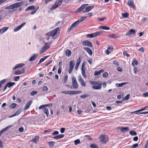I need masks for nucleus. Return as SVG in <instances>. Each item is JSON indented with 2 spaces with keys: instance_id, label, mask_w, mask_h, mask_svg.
Here are the masks:
<instances>
[{
  "instance_id": "f257e3e1",
  "label": "nucleus",
  "mask_w": 148,
  "mask_h": 148,
  "mask_svg": "<svg viewBox=\"0 0 148 148\" xmlns=\"http://www.w3.org/2000/svg\"><path fill=\"white\" fill-rule=\"evenodd\" d=\"M59 28L58 27L45 34V36H47L53 37V38H56L58 36V32Z\"/></svg>"
},
{
  "instance_id": "f03ea898",
  "label": "nucleus",
  "mask_w": 148,
  "mask_h": 148,
  "mask_svg": "<svg viewBox=\"0 0 148 148\" xmlns=\"http://www.w3.org/2000/svg\"><path fill=\"white\" fill-rule=\"evenodd\" d=\"M24 3V2L23 1L17 2L5 7V9L6 10L13 9L14 8H17L21 6Z\"/></svg>"
},
{
  "instance_id": "7ed1b4c3",
  "label": "nucleus",
  "mask_w": 148,
  "mask_h": 148,
  "mask_svg": "<svg viewBox=\"0 0 148 148\" xmlns=\"http://www.w3.org/2000/svg\"><path fill=\"white\" fill-rule=\"evenodd\" d=\"M102 33V31L97 32L93 33L87 34L86 37L91 38L98 36L101 34Z\"/></svg>"
},
{
  "instance_id": "20e7f679",
  "label": "nucleus",
  "mask_w": 148,
  "mask_h": 148,
  "mask_svg": "<svg viewBox=\"0 0 148 148\" xmlns=\"http://www.w3.org/2000/svg\"><path fill=\"white\" fill-rule=\"evenodd\" d=\"M62 2V0H57L55 4L52 5L51 10H53L57 8L59 5H60Z\"/></svg>"
},
{
  "instance_id": "39448f33",
  "label": "nucleus",
  "mask_w": 148,
  "mask_h": 148,
  "mask_svg": "<svg viewBox=\"0 0 148 148\" xmlns=\"http://www.w3.org/2000/svg\"><path fill=\"white\" fill-rule=\"evenodd\" d=\"M75 65V62L73 61H70L69 65V74L71 73L72 70L74 68Z\"/></svg>"
},
{
  "instance_id": "423d86ee",
  "label": "nucleus",
  "mask_w": 148,
  "mask_h": 148,
  "mask_svg": "<svg viewBox=\"0 0 148 148\" xmlns=\"http://www.w3.org/2000/svg\"><path fill=\"white\" fill-rule=\"evenodd\" d=\"M79 24L78 22L77 21H76L73 23L70 28H69L68 29V31L69 32H70L73 29L76 27Z\"/></svg>"
},
{
  "instance_id": "0eeeda50",
  "label": "nucleus",
  "mask_w": 148,
  "mask_h": 148,
  "mask_svg": "<svg viewBox=\"0 0 148 148\" xmlns=\"http://www.w3.org/2000/svg\"><path fill=\"white\" fill-rule=\"evenodd\" d=\"M100 141L103 143H106V142L108 141V139L106 136L101 135L100 137Z\"/></svg>"
},
{
  "instance_id": "6e6552de",
  "label": "nucleus",
  "mask_w": 148,
  "mask_h": 148,
  "mask_svg": "<svg viewBox=\"0 0 148 148\" xmlns=\"http://www.w3.org/2000/svg\"><path fill=\"white\" fill-rule=\"evenodd\" d=\"M82 45L84 46H87L90 47H92L93 46L91 42L88 40H84L82 42Z\"/></svg>"
},
{
  "instance_id": "1a4fd4ad",
  "label": "nucleus",
  "mask_w": 148,
  "mask_h": 148,
  "mask_svg": "<svg viewBox=\"0 0 148 148\" xmlns=\"http://www.w3.org/2000/svg\"><path fill=\"white\" fill-rule=\"evenodd\" d=\"M70 85H66V86L69 87L71 89H77L78 88V84H70Z\"/></svg>"
},
{
  "instance_id": "9d476101",
  "label": "nucleus",
  "mask_w": 148,
  "mask_h": 148,
  "mask_svg": "<svg viewBox=\"0 0 148 148\" xmlns=\"http://www.w3.org/2000/svg\"><path fill=\"white\" fill-rule=\"evenodd\" d=\"M127 4L129 6L131 7L132 8H135V6L133 0H128Z\"/></svg>"
},
{
  "instance_id": "9b49d317",
  "label": "nucleus",
  "mask_w": 148,
  "mask_h": 148,
  "mask_svg": "<svg viewBox=\"0 0 148 148\" xmlns=\"http://www.w3.org/2000/svg\"><path fill=\"white\" fill-rule=\"evenodd\" d=\"M81 61V59L80 57H79L77 60V63L75 67V69L77 70Z\"/></svg>"
},
{
  "instance_id": "f8f14e48",
  "label": "nucleus",
  "mask_w": 148,
  "mask_h": 148,
  "mask_svg": "<svg viewBox=\"0 0 148 148\" xmlns=\"http://www.w3.org/2000/svg\"><path fill=\"white\" fill-rule=\"evenodd\" d=\"M121 131V132H125L128 131L129 130V127H119L118 128Z\"/></svg>"
},
{
  "instance_id": "ddd939ff",
  "label": "nucleus",
  "mask_w": 148,
  "mask_h": 148,
  "mask_svg": "<svg viewBox=\"0 0 148 148\" xmlns=\"http://www.w3.org/2000/svg\"><path fill=\"white\" fill-rule=\"evenodd\" d=\"M25 23H23L19 26L17 27L16 28H15L14 30V32H16L19 30L21 29V28L25 24Z\"/></svg>"
},
{
  "instance_id": "4468645a",
  "label": "nucleus",
  "mask_w": 148,
  "mask_h": 148,
  "mask_svg": "<svg viewBox=\"0 0 148 148\" xmlns=\"http://www.w3.org/2000/svg\"><path fill=\"white\" fill-rule=\"evenodd\" d=\"M94 8V6H89L86 8V9L84 10L83 12L84 13L86 12H88Z\"/></svg>"
},
{
  "instance_id": "2eb2a0df",
  "label": "nucleus",
  "mask_w": 148,
  "mask_h": 148,
  "mask_svg": "<svg viewBox=\"0 0 148 148\" xmlns=\"http://www.w3.org/2000/svg\"><path fill=\"white\" fill-rule=\"evenodd\" d=\"M84 49L86 51L90 56H91L92 55V50L87 47H84Z\"/></svg>"
},
{
  "instance_id": "dca6fc26",
  "label": "nucleus",
  "mask_w": 148,
  "mask_h": 148,
  "mask_svg": "<svg viewBox=\"0 0 148 148\" xmlns=\"http://www.w3.org/2000/svg\"><path fill=\"white\" fill-rule=\"evenodd\" d=\"M24 65L25 64L23 63H21L17 64L13 68V70H14L17 68L21 67Z\"/></svg>"
},
{
  "instance_id": "f3484780",
  "label": "nucleus",
  "mask_w": 148,
  "mask_h": 148,
  "mask_svg": "<svg viewBox=\"0 0 148 148\" xmlns=\"http://www.w3.org/2000/svg\"><path fill=\"white\" fill-rule=\"evenodd\" d=\"M32 102V100H30L27 102V103L26 104L24 108L25 110H26L31 105Z\"/></svg>"
},
{
  "instance_id": "a211bd4d",
  "label": "nucleus",
  "mask_w": 148,
  "mask_h": 148,
  "mask_svg": "<svg viewBox=\"0 0 148 148\" xmlns=\"http://www.w3.org/2000/svg\"><path fill=\"white\" fill-rule=\"evenodd\" d=\"M103 70L102 69H101L98 71H95L94 72V75L95 76H99L101 73L103 72Z\"/></svg>"
},
{
  "instance_id": "6ab92c4d",
  "label": "nucleus",
  "mask_w": 148,
  "mask_h": 148,
  "mask_svg": "<svg viewBox=\"0 0 148 148\" xmlns=\"http://www.w3.org/2000/svg\"><path fill=\"white\" fill-rule=\"evenodd\" d=\"M98 85H95L92 86V87L95 89H100L101 88L102 84H97Z\"/></svg>"
},
{
  "instance_id": "aec40b11",
  "label": "nucleus",
  "mask_w": 148,
  "mask_h": 148,
  "mask_svg": "<svg viewBox=\"0 0 148 148\" xmlns=\"http://www.w3.org/2000/svg\"><path fill=\"white\" fill-rule=\"evenodd\" d=\"M135 30H134L132 29H131L129 32L127 33L126 35L127 36H129L132 34H135Z\"/></svg>"
},
{
  "instance_id": "412c9836",
  "label": "nucleus",
  "mask_w": 148,
  "mask_h": 148,
  "mask_svg": "<svg viewBox=\"0 0 148 148\" xmlns=\"http://www.w3.org/2000/svg\"><path fill=\"white\" fill-rule=\"evenodd\" d=\"M24 72L25 69H22L21 71H17L15 73V74L16 75H20L23 73Z\"/></svg>"
},
{
  "instance_id": "4be33fe9",
  "label": "nucleus",
  "mask_w": 148,
  "mask_h": 148,
  "mask_svg": "<svg viewBox=\"0 0 148 148\" xmlns=\"http://www.w3.org/2000/svg\"><path fill=\"white\" fill-rule=\"evenodd\" d=\"M38 56V54H34L33 56L29 59V61H32L34 60Z\"/></svg>"
},
{
  "instance_id": "5701e85b",
  "label": "nucleus",
  "mask_w": 148,
  "mask_h": 148,
  "mask_svg": "<svg viewBox=\"0 0 148 148\" xmlns=\"http://www.w3.org/2000/svg\"><path fill=\"white\" fill-rule=\"evenodd\" d=\"M35 9V6L34 5H31L27 8L25 9V11H27L28 10H32Z\"/></svg>"
},
{
  "instance_id": "b1692460",
  "label": "nucleus",
  "mask_w": 148,
  "mask_h": 148,
  "mask_svg": "<svg viewBox=\"0 0 148 148\" xmlns=\"http://www.w3.org/2000/svg\"><path fill=\"white\" fill-rule=\"evenodd\" d=\"M65 53L67 56L69 57L71 55V52L70 50L67 49Z\"/></svg>"
},
{
  "instance_id": "393cba45",
  "label": "nucleus",
  "mask_w": 148,
  "mask_h": 148,
  "mask_svg": "<svg viewBox=\"0 0 148 148\" xmlns=\"http://www.w3.org/2000/svg\"><path fill=\"white\" fill-rule=\"evenodd\" d=\"M99 28L102 29L108 30L110 29V28L108 27H107L105 26H101L99 27Z\"/></svg>"
},
{
  "instance_id": "a878e982",
  "label": "nucleus",
  "mask_w": 148,
  "mask_h": 148,
  "mask_svg": "<svg viewBox=\"0 0 148 148\" xmlns=\"http://www.w3.org/2000/svg\"><path fill=\"white\" fill-rule=\"evenodd\" d=\"M61 92L65 94L72 95V91H62Z\"/></svg>"
},
{
  "instance_id": "bb28decb",
  "label": "nucleus",
  "mask_w": 148,
  "mask_h": 148,
  "mask_svg": "<svg viewBox=\"0 0 148 148\" xmlns=\"http://www.w3.org/2000/svg\"><path fill=\"white\" fill-rule=\"evenodd\" d=\"M112 48L109 47L106 51V54L107 55L109 54L112 51Z\"/></svg>"
},
{
  "instance_id": "cd10ccee",
  "label": "nucleus",
  "mask_w": 148,
  "mask_h": 148,
  "mask_svg": "<svg viewBox=\"0 0 148 148\" xmlns=\"http://www.w3.org/2000/svg\"><path fill=\"white\" fill-rule=\"evenodd\" d=\"M87 17V16H85L82 17V18H81L80 19H79L77 21L78 22V23H79L82 22Z\"/></svg>"
},
{
  "instance_id": "c85d7f7f",
  "label": "nucleus",
  "mask_w": 148,
  "mask_h": 148,
  "mask_svg": "<svg viewBox=\"0 0 148 148\" xmlns=\"http://www.w3.org/2000/svg\"><path fill=\"white\" fill-rule=\"evenodd\" d=\"M78 80L79 83H84V81L81 76H78Z\"/></svg>"
},
{
  "instance_id": "c756f323",
  "label": "nucleus",
  "mask_w": 148,
  "mask_h": 148,
  "mask_svg": "<svg viewBox=\"0 0 148 148\" xmlns=\"http://www.w3.org/2000/svg\"><path fill=\"white\" fill-rule=\"evenodd\" d=\"M108 37L110 38L113 37L114 38H116L119 37V36H118V35H116L114 34H113L109 35H108Z\"/></svg>"
},
{
  "instance_id": "7c9ffc66",
  "label": "nucleus",
  "mask_w": 148,
  "mask_h": 148,
  "mask_svg": "<svg viewBox=\"0 0 148 148\" xmlns=\"http://www.w3.org/2000/svg\"><path fill=\"white\" fill-rule=\"evenodd\" d=\"M47 49L44 46L41 49L40 51V53L41 54L42 53H44Z\"/></svg>"
},
{
  "instance_id": "2f4dec72",
  "label": "nucleus",
  "mask_w": 148,
  "mask_h": 148,
  "mask_svg": "<svg viewBox=\"0 0 148 148\" xmlns=\"http://www.w3.org/2000/svg\"><path fill=\"white\" fill-rule=\"evenodd\" d=\"M49 104H46V105H43L42 106H41L38 107V109H45V106H49Z\"/></svg>"
},
{
  "instance_id": "473e14b6",
  "label": "nucleus",
  "mask_w": 148,
  "mask_h": 148,
  "mask_svg": "<svg viewBox=\"0 0 148 148\" xmlns=\"http://www.w3.org/2000/svg\"><path fill=\"white\" fill-rule=\"evenodd\" d=\"M39 140V137L38 136H36L35 138H33L32 140V141L33 142H35L36 141H38Z\"/></svg>"
},
{
  "instance_id": "72a5a7b5",
  "label": "nucleus",
  "mask_w": 148,
  "mask_h": 148,
  "mask_svg": "<svg viewBox=\"0 0 148 148\" xmlns=\"http://www.w3.org/2000/svg\"><path fill=\"white\" fill-rule=\"evenodd\" d=\"M129 134L132 136H136L137 134V133L134 131H131L129 132Z\"/></svg>"
},
{
  "instance_id": "f704fd0d",
  "label": "nucleus",
  "mask_w": 148,
  "mask_h": 148,
  "mask_svg": "<svg viewBox=\"0 0 148 148\" xmlns=\"http://www.w3.org/2000/svg\"><path fill=\"white\" fill-rule=\"evenodd\" d=\"M44 113L46 114L47 116H48V114H49L48 110L47 108H45L44 110Z\"/></svg>"
},
{
  "instance_id": "c9c22d12",
  "label": "nucleus",
  "mask_w": 148,
  "mask_h": 148,
  "mask_svg": "<svg viewBox=\"0 0 148 148\" xmlns=\"http://www.w3.org/2000/svg\"><path fill=\"white\" fill-rule=\"evenodd\" d=\"M82 92L81 91H72V95L81 93H82Z\"/></svg>"
},
{
  "instance_id": "e433bc0d",
  "label": "nucleus",
  "mask_w": 148,
  "mask_h": 148,
  "mask_svg": "<svg viewBox=\"0 0 148 148\" xmlns=\"http://www.w3.org/2000/svg\"><path fill=\"white\" fill-rule=\"evenodd\" d=\"M90 147L91 148H99L97 145L94 144L90 145Z\"/></svg>"
},
{
  "instance_id": "4c0bfd02",
  "label": "nucleus",
  "mask_w": 148,
  "mask_h": 148,
  "mask_svg": "<svg viewBox=\"0 0 148 148\" xmlns=\"http://www.w3.org/2000/svg\"><path fill=\"white\" fill-rule=\"evenodd\" d=\"M17 104L14 103H12L10 106V108H14L16 107Z\"/></svg>"
},
{
  "instance_id": "58836bf2",
  "label": "nucleus",
  "mask_w": 148,
  "mask_h": 148,
  "mask_svg": "<svg viewBox=\"0 0 148 148\" xmlns=\"http://www.w3.org/2000/svg\"><path fill=\"white\" fill-rule=\"evenodd\" d=\"M50 146L53 147L54 146V144L55 143V142L53 141L49 142L48 143Z\"/></svg>"
},
{
  "instance_id": "ea45409f",
  "label": "nucleus",
  "mask_w": 148,
  "mask_h": 148,
  "mask_svg": "<svg viewBox=\"0 0 148 148\" xmlns=\"http://www.w3.org/2000/svg\"><path fill=\"white\" fill-rule=\"evenodd\" d=\"M89 96L88 95L84 94V95H82L80 96V97L81 98L84 99L86 97H89Z\"/></svg>"
},
{
  "instance_id": "a19ab883",
  "label": "nucleus",
  "mask_w": 148,
  "mask_h": 148,
  "mask_svg": "<svg viewBox=\"0 0 148 148\" xmlns=\"http://www.w3.org/2000/svg\"><path fill=\"white\" fill-rule=\"evenodd\" d=\"M42 91H47L48 90V88L46 86H44L41 88Z\"/></svg>"
},
{
  "instance_id": "79ce46f5",
  "label": "nucleus",
  "mask_w": 148,
  "mask_h": 148,
  "mask_svg": "<svg viewBox=\"0 0 148 148\" xmlns=\"http://www.w3.org/2000/svg\"><path fill=\"white\" fill-rule=\"evenodd\" d=\"M138 61L136 60H134L132 63V65L135 66H137L138 65Z\"/></svg>"
},
{
  "instance_id": "37998d69",
  "label": "nucleus",
  "mask_w": 148,
  "mask_h": 148,
  "mask_svg": "<svg viewBox=\"0 0 148 148\" xmlns=\"http://www.w3.org/2000/svg\"><path fill=\"white\" fill-rule=\"evenodd\" d=\"M21 112V110L19 109L14 114L15 116H17L19 115Z\"/></svg>"
},
{
  "instance_id": "c03bdc74",
  "label": "nucleus",
  "mask_w": 148,
  "mask_h": 148,
  "mask_svg": "<svg viewBox=\"0 0 148 148\" xmlns=\"http://www.w3.org/2000/svg\"><path fill=\"white\" fill-rule=\"evenodd\" d=\"M21 112V110L19 109L14 114L15 116H17L19 115Z\"/></svg>"
},
{
  "instance_id": "a18cd8bd",
  "label": "nucleus",
  "mask_w": 148,
  "mask_h": 148,
  "mask_svg": "<svg viewBox=\"0 0 148 148\" xmlns=\"http://www.w3.org/2000/svg\"><path fill=\"white\" fill-rule=\"evenodd\" d=\"M122 16L124 18H126L128 16V14L127 13H122Z\"/></svg>"
},
{
  "instance_id": "49530a36",
  "label": "nucleus",
  "mask_w": 148,
  "mask_h": 148,
  "mask_svg": "<svg viewBox=\"0 0 148 148\" xmlns=\"http://www.w3.org/2000/svg\"><path fill=\"white\" fill-rule=\"evenodd\" d=\"M88 5V4H84L80 7V8L81 9V10H84L85 8Z\"/></svg>"
},
{
  "instance_id": "de8ad7c7",
  "label": "nucleus",
  "mask_w": 148,
  "mask_h": 148,
  "mask_svg": "<svg viewBox=\"0 0 148 148\" xmlns=\"http://www.w3.org/2000/svg\"><path fill=\"white\" fill-rule=\"evenodd\" d=\"M80 143V142L79 139L76 140L74 141V143L75 145H77V144Z\"/></svg>"
},
{
  "instance_id": "09e8293b",
  "label": "nucleus",
  "mask_w": 148,
  "mask_h": 148,
  "mask_svg": "<svg viewBox=\"0 0 148 148\" xmlns=\"http://www.w3.org/2000/svg\"><path fill=\"white\" fill-rule=\"evenodd\" d=\"M11 127V126L9 125L7 127H6L5 128L3 129L2 130L4 132H5L7 130H8Z\"/></svg>"
},
{
  "instance_id": "8fccbe9b",
  "label": "nucleus",
  "mask_w": 148,
  "mask_h": 148,
  "mask_svg": "<svg viewBox=\"0 0 148 148\" xmlns=\"http://www.w3.org/2000/svg\"><path fill=\"white\" fill-rule=\"evenodd\" d=\"M72 83H77V81L76 78L74 77H73L72 78Z\"/></svg>"
},
{
  "instance_id": "3c124183",
  "label": "nucleus",
  "mask_w": 148,
  "mask_h": 148,
  "mask_svg": "<svg viewBox=\"0 0 148 148\" xmlns=\"http://www.w3.org/2000/svg\"><path fill=\"white\" fill-rule=\"evenodd\" d=\"M108 73L107 72H105L103 74V77L104 78H106L108 76Z\"/></svg>"
},
{
  "instance_id": "603ef678",
  "label": "nucleus",
  "mask_w": 148,
  "mask_h": 148,
  "mask_svg": "<svg viewBox=\"0 0 148 148\" xmlns=\"http://www.w3.org/2000/svg\"><path fill=\"white\" fill-rule=\"evenodd\" d=\"M8 27H4L1 29L2 30L3 32V33H4L8 29Z\"/></svg>"
},
{
  "instance_id": "864d4df0",
  "label": "nucleus",
  "mask_w": 148,
  "mask_h": 148,
  "mask_svg": "<svg viewBox=\"0 0 148 148\" xmlns=\"http://www.w3.org/2000/svg\"><path fill=\"white\" fill-rule=\"evenodd\" d=\"M38 92L36 91L32 92L30 93V95L31 96H33L35 95H36Z\"/></svg>"
},
{
  "instance_id": "5fc2aeb1",
  "label": "nucleus",
  "mask_w": 148,
  "mask_h": 148,
  "mask_svg": "<svg viewBox=\"0 0 148 148\" xmlns=\"http://www.w3.org/2000/svg\"><path fill=\"white\" fill-rule=\"evenodd\" d=\"M148 107V106H146L145 107H144L143 108H141V109L138 110V111L140 112V111H143V110H145L146 108H147Z\"/></svg>"
},
{
  "instance_id": "6e6d98bb",
  "label": "nucleus",
  "mask_w": 148,
  "mask_h": 148,
  "mask_svg": "<svg viewBox=\"0 0 148 148\" xmlns=\"http://www.w3.org/2000/svg\"><path fill=\"white\" fill-rule=\"evenodd\" d=\"M125 84H116V86L117 87H121Z\"/></svg>"
},
{
  "instance_id": "4d7b16f0",
  "label": "nucleus",
  "mask_w": 148,
  "mask_h": 148,
  "mask_svg": "<svg viewBox=\"0 0 148 148\" xmlns=\"http://www.w3.org/2000/svg\"><path fill=\"white\" fill-rule=\"evenodd\" d=\"M138 50L140 52H141L143 53L144 52V48L143 47H141L140 48V49H138Z\"/></svg>"
},
{
  "instance_id": "13d9d810",
  "label": "nucleus",
  "mask_w": 148,
  "mask_h": 148,
  "mask_svg": "<svg viewBox=\"0 0 148 148\" xmlns=\"http://www.w3.org/2000/svg\"><path fill=\"white\" fill-rule=\"evenodd\" d=\"M105 19V17H103V18H98V20L99 21H103V20H104Z\"/></svg>"
},
{
  "instance_id": "bf43d9fd",
  "label": "nucleus",
  "mask_w": 148,
  "mask_h": 148,
  "mask_svg": "<svg viewBox=\"0 0 148 148\" xmlns=\"http://www.w3.org/2000/svg\"><path fill=\"white\" fill-rule=\"evenodd\" d=\"M45 60V59H44L43 58H41L38 64L39 65L40 63L44 61Z\"/></svg>"
},
{
  "instance_id": "052dcab7",
  "label": "nucleus",
  "mask_w": 148,
  "mask_h": 148,
  "mask_svg": "<svg viewBox=\"0 0 148 148\" xmlns=\"http://www.w3.org/2000/svg\"><path fill=\"white\" fill-rule=\"evenodd\" d=\"M44 47H45L46 49H47L50 47V46L47 44V43H46Z\"/></svg>"
},
{
  "instance_id": "680f3d73",
  "label": "nucleus",
  "mask_w": 148,
  "mask_h": 148,
  "mask_svg": "<svg viewBox=\"0 0 148 148\" xmlns=\"http://www.w3.org/2000/svg\"><path fill=\"white\" fill-rule=\"evenodd\" d=\"M123 54L124 56H126L127 57H129L130 55L129 54H127V51H124Z\"/></svg>"
},
{
  "instance_id": "e2e57ef3",
  "label": "nucleus",
  "mask_w": 148,
  "mask_h": 148,
  "mask_svg": "<svg viewBox=\"0 0 148 148\" xmlns=\"http://www.w3.org/2000/svg\"><path fill=\"white\" fill-rule=\"evenodd\" d=\"M138 145V144L137 143L135 144L132 145V148H135L137 147Z\"/></svg>"
},
{
  "instance_id": "0e129e2a",
  "label": "nucleus",
  "mask_w": 148,
  "mask_h": 148,
  "mask_svg": "<svg viewBox=\"0 0 148 148\" xmlns=\"http://www.w3.org/2000/svg\"><path fill=\"white\" fill-rule=\"evenodd\" d=\"M58 138H63L64 135L63 134H60L58 135Z\"/></svg>"
},
{
  "instance_id": "69168bd1",
  "label": "nucleus",
  "mask_w": 148,
  "mask_h": 148,
  "mask_svg": "<svg viewBox=\"0 0 148 148\" xmlns=\"http://www.w3.org/2000/svg\"><path fill=\"white\" fill-rule=\"evenodd\" d=\"M116 70L117 71L119 72H121L122 71L121 68L120 67H117Z\"/></svg>"
},
{
  "instance_id": "338daca9",
  "label": "nucleus",
  "mask_w": 148,
  "mask_h": 148,
  "mask_svg": "<svg viewBox=\"0 0 148 148\" xmlns=\"http://www.w3.org/2000/svg\"><path fill=\"white\" fill-rule=\"evenodd\" d=\"M20 78L19 76H18L14 77V80L16 81H18Z\"/></svg>"
},
{
  "instance_id": "774afa93",
  "label": "nucleus",
  "mask_w": 148,
  "mask_h": 148,
  "mask_svg": "<svg viewBox=\"0 0 148 148\" xmlns=\"http://www.w3.org/2000/svg\"><path fill=\"white\" fill-rule=\"evenodd\" d=\"M148 147V139L147 140L146 144L145 145V148H147Z\"/></svg>"
}]
</instances>
